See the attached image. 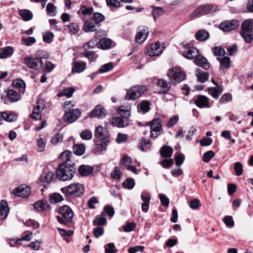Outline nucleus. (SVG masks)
Segmentation results:
<instances>
[{"label": "nucleus", "instance_id": "obj_1", "mask_svg": "<svg viewBox=\"0 0 253 253\" xmlns=\"http://www.w3.org/2000/svg\"><path fill=\"white\" fill-rule=\"evenodd\" d=\"M75 167L73 163H62L56 171V177L60 181L71 180L75 173Z\"/></svg>", "mask_w": 253, "mask_h": 253}, {"label": "nucleus", "instance_id": "obj_2", "mask_svg": "<svg viewBox=\"0 0 253 253\" xmlns=\"http://www.w3.org/2000/svg\"><path fill=\"white\" fill-rule=\"evenodd\" d=\"M61 191L66 197L74 198L79 197L84 191V186L79 183H72L67 187H63Z\"/></svg>", "mask_w": 253, "mask_h": 253}, {"label": "nucleus", "instance_id": "obj_3", "mask_svg": "<svg viewBox=\"0 0 253 253\" xmlns=\"http://www.w3.org/2000/svg\"><path fill=\"white\" fill-rule=\"evenodd\" d=\"M43 53L42 50L38 51L37 53V56L39 57L33 58L30 57H25L24 59V63L29 68L35 70L40 69L42 66V58H47V54L46 53L43 55L42 53Z\"/></svg>", "mask_w": 253, "mask_h": 253}, {"label": "nucleus", "instance_id": "obj_4", "mask_svg": "<svg viewBox=\"0 0 253 253\" xmlns=\"http://www.w3.org/2000/svg\"><path fill=\"white\" fill-rule=\"evenodd\" d=\"M60 216H57V220L62 224H66L71 221L74 216L72 210L68 206L64 205L58 210Z\"/></svg>", "mask_w": 253, "mask_h": 253}, {"label": "nucleus", "instance_id": "obj_5", "mask_svg": "<svg viewBox=\"0 0 253 253\" xmlns=\"http://www.w3.org/2000/svg\"><path fill=\"white\" fill-rule=\"evenodd\" d=\"M146 90V87L143 85H136L126 90L125 97L126 100H135L140 97Z\"/></svg>", "mask_w": 253, "mask_h": 253}, {"label": "nucleus", "instance_id": "obj_6", "mask_svg": "<svg viewBox=\"0 0 253 253\" xmlns=\"http://www.w3.org/2000/svg\"><path fill=\"white\" fill-rule=\"evenodd\" d=\"M168 76L171 83L174 84L179 83L185 78V74L178 68H172L169 70Z\"/></svg>", "mask_w": 253, "mask_h": 253}, {"label": "nucleus", "instance_id": "obj_7", "mask_svg": "<svg viewBox=\"0 0 253 253\" xmlns=\"http://www.w3.org/2000/svg\"><path fill=\"white\" fill-rule=\"evenodd\" d=\"M150 126V137L156 138L162 131L161 121L159 119H154L149 123Z\"/></svg>", "mask_w": 253, "mask_h": 253}, {"label": "nucleus", "instance_id": "obj_8", "mask_svg": "<svg viewBox=\"0 0 253 253\" xmlns=\"http://www.w3.org/2000/svg\"><path fill=\"white\" fill-rule=\"evenodd\" d=\"M81 112L79 109H75L65 111L63 119L65 122L71 124L76 121L80 116Z\"/></svg>", "mask_w": 253, "mask_h": 253}, {"label": "nucleus", "instance_id": "obj_9", "mask_svg": "<svg viewBox=\"0 0 253 253\" xmlns=\"http://www.w3.org/2000/svg\"><path fill=\"white\" fill-rule=\"evenodd\" d=\"M44 105L42 99L39 100L36 106L34 108L31 117L35 120H40L42 118L41 112L44 109Z\"/></svg>", "mask_w": 253, "mask_h": 253}, {"label": "nucleus", "instance_id": "obj_10", "mask_svg": "<svg viewBox=\"0 0 253 253\" xmlns=\"http://www.w3.org/2000/svg\"><path fill=\"white\" fill-rule=\"evenodd\" d=\"M162 52L161 45L159 42L152 44L148 46L146 53L149 56L154 57L158 56Z\"/></svg>", "mask_w": 253, "mask_h": 253}, {"label": "nucleus", "instance_id": "obj_11", "mask_svg": "<svg viewBox=\"0 0 253 253\" xmlns=\"http://www.w3.org/2000/svg\"><path fill=\"white\" fill-rule=\"evenodd\" d=\"M95 136L100 140L109 141L110 134L106 128L98 126L95 129Z\"/></svg>", "mask_w": 253, "mask_h": 253}, {"label": "nucleus", "instance_id": "obj_12", "mask_svg": "<svg viewBox=\"0 0 253 253\" xmlns=\"http://www.w3.org/2000/svg\"><path fill=\"white\" fill-rule=\"evenodd\" d=\"M239 26V22L237 20L227 21L222 22L219 26L220 29L224 32H229L235 29Z\"/></svg>", "mask_w": 253, "mask_h": 253}, {"label": "nucleus", "instance_id": "obj_13", "mask_svg": "<svg viewBox=\"0 0 253 253\" xmlns=\"http://www.w3.org/2000/svg\"><path fill=\"white\" fill-rule=\"evenodd\" d=\"M31 188L26 185H20L15 189V195L21 197H27L31 194Z\"/></svg>", "mask_w": 253, "mask_h": 253}, {"label": "nucleus", "instance_id": "obj_14", "mask_svg": "<svg viewBox=\"0 0 253 253\" xmlns=\"http://www.w3.org/2000/svg\"><path fill=\"white\" fill-rule=\"evenodd\" d=\"M149 33L148 28L140 27L138 29L136 35V41L138 43H143L146 39Z\"/></svg>", "mask_w": 253, "mask_h": 253}, {"label": "nucleus", "instance_id": "obj_15", "mask_svg": "<svg viewBox=\"0 0 253 253\" xmlns=\"http://www.w3.org/2000/svg\"><path fill=\"white\" fill-rule=\"evenodd\" d=\"M106 115L105 109L100 105H97L95 108L91 112L90 117L98 118L99 119L104 118Z\"/></svg>", "mask_w": 253, "mask_h": 253}, {"label": "nucleus", "instance_id": "obj_16", "mask_svg": "<svg viewBox=\"0 0 253 253\" xmlns=\"http://www.w3.org/2000/svg\"><path fill=\"white\" fill-rule=\"evenodd\" d=\"M212 83L216 85L215 87L209 88L208 91L212 97L217 99L219 95L222 92L223 88L221 86L218 85L213 79L211 80Z\"/></svg>", "mask_w": 253, "mask_h": 253}, {"label": "nucleus", "instance_id": "obj_17", "mask_svg": "<svg viewBox=\"0 0 253 253\" xmlns=\"http://www.w3.org/2000/svg\"><path fill=\"white\" fill-rule=\"evenodd\" d=\"M141 198L143 201V203L141 205L142 211L144 212H147L148 211L149 208V203L151 200V196L148 193L143 192L141 193Z\"/></svg>", "mask_w": 253, "mask_h": 253}, {"label": "nucleus", "instance_id": "obj_18", "mask_svg": "<svg viewBox=\"0 0 253 253\" xmlns=\"http://www.w3.org/2000/svg\"><path fill=\"white\" fill-rule=\"evenodd\" d=\"M194 103L199 108H209V102L207 97L204 95H199L193 100Z\"/></svg>", "mask_w": 253, "mask_h": 253}, {"label": "nucleus", "instance_id": "obj_19", "mask_svg": "<svg viewBox=\"0 0 253 253\" xmlns=\"http://www.w3.org/2000/svg\"><path fill=\"white\" fill-rule=\"evenodd\" d=\"M194 63L197 65L201 67L205 70H208L210 68V64L207 59L201 55L198 54L195 59Z\"/></svg>", "mask_w": 253, "mask_h": 253}, {"label": "nucleus", "instance_id": "obj_20", "mask_svg": "<svg viewBox=\"0 0 253 253\" xmlns=\"http://www.w3.org/2000/svg\"><path fill=\"white\" fill-rule=\"evenodd\" d=\"M128 119L122 116L117 117L113 119L112 123L115 126L119 127H124L128 125Z\"/></svg>", "mask_w": 253, "mask_h": 253}, {"label": "nucleus", "instance_id": "obj_21", "mask_svg": "<svg viewBox=\"0 0 253 253\" xmlns=\"http://www.w3.org/2000/svg\"><path fill=\"white\" fill-rule=\"evenodd\" d=\"M199 51L198 50L194 47H190L186 49V50L184 51L183 53V56L189 59H191L193 58H195L198 55Z\"/></svg>", "mask_w": 253, "mask_h": 253}, {"label": "nucleus", "instance_id": "obj_22", "mask_svg": "<svg viewBox=\"0 0 253 253\" xmlns=\"http://www.w3.org/2000/svg\"><path fill=\"white\" fill-rule=\"evenodd\" d=\"M0 219H3L5 218L9 212V208L7 202L2 200L0 201Z\"/></svg>", "mask_w": 253, "mask_h": 253}, {"label": "nucleus", "instance_id": "obj_23", "mask_svg": "<svg viewBox=\"0 0 253 253\" xmlns=\"http://www.w3.org/2000/svg\"><path fill=\"white\" fill-rule=\"evenodd\" d=\"M17 119V115L13 112L7 113L5 112L0 113V120H3L7 122H11L15 121Z\"/></svg>", "mask_w": 253, "mask_h": 253}, {"label": "nucleus", "instance_id": "obj_24", "mask_svg": "<svg viewBox=\"0 0 253 253\" xmlns=\"http://www.w3.org/2000/svg\"><path fill=\"white\" fill-rule=\"evenodd\" d=\"M195 75L197 78L198 81L202 83L206 82L209 77V73L202 71L199 68L196 69Z\"/></svg>", "mask_w": 253, "mask_h": 253}, {"label": "nucleus", "instance_id": "obj_25", "mask_svg": "<svg viewBox=\"0 0 253 253\" xmlns=\"http://www.w3.org/2000/svg\"><path fill=\"white\" fill-rule=\"evenodd\" d=\"M86 64L84 61H76L74 63L72 68V72L74 73H80L83 72L86 68Z\"/></svg>", "mask_w": 253, "mask_h": 253}, {"label": "nucleus", "instance_id": "obj_26", "mask_svg": "<svg viewBox=\"0 0 253 253\" xmlns=\"http://www.w3.org/2000/svg\"><path fill=\"white\" fill-rule=\"evenodd\" d=\"M97 25L93 21L92 19L86 20L84 26V30L85 32H92L95 31L96 26Z\"/></svg>", "mask_w": 253, "mask_h": 253}, {"label": "nucleus", "instance_id": "obj_27", "mask_svg": "<svg viewBox=\"0 0 253 253\" xmlns=\"http://www.w3.org/2000/svg\"><path fill=\"white\" fill-rule=\"evenodd\" d=\"M131 106H121L118 109V112L121 116L129 119L130 116Z\"/></svg>", "mask_w": 253, "mask_h": 253}, {"label": "nucleus", "instance_id": "obj_28", "mask_svg": "<svg viewBox=\"0 0 253 253\" xmlns=\"http://www.w3.org/2000/svg\"><path fill=\"white\" fill-rule=\"evenodd\" d=\"M34 207L35 209L40 211H45L50 208V206L48 202L43 201H40L35 203Z\"/></svg>", "mask_w": 253, "mask_h": 253}, {"label": "nucleus", "instance_id": "obj_29", "mask_svg": "<svg viewBox=\"0 0 253 253\" xmlns=\"http://www.w3.org/2000/svg\"><path fill=\"white\" fill-rule=\"evenodd\" d=\"M107 223V219L105 213H102L100 215H97L93 222L94 226H103L105 225Z\"/></svg>", "mask_w": 253, "mask_h": 253}, {"label": "nucleus", "instance_id": "obj_30", "mask_svg": "<svg viewBox=\"0 0 253 253\" xmlns=\"http://www.w3.org/2000/svg\"><path fill=\"white\" fill-rule=\"evenodd\" d=\"M93 169L88 165H81L79 169V173L83 176H86L92 172Z\"/></svg>", "mask_w": 253, "mask_h": 253}, {"label": "nucleus", "instance_id": "obj_31", "mask_svg": "<svg viewBox=\"0 0 253 253\" xmlns=\"http://www.w3.org/2000/svg\"><path fill=\"white\" fill-rule=\"evenodd\" d=\"M112 41L108 38H103L98 43V47L103 49H108L111 47Z\"/></svg>", "mask_w": 253, "mask_h": 253}, {"label": "nucleus", "instance_id": "obj_32", "mask_svg": "<svg viewBox=\"0 0 253 253\" xmlns=\"http://www.w3.org/2000/svg\"><path fill=\"white\" fill-rule=\"evenodd\" d=\"M212 6L210 5H206L201 6L197 7L195 10L193 11L192 14L193 16H197L199 14H203V13L211 10L212 9Z\"/></svg>", "mask_w": 253, "mask_h": 253}, {"label": "nucleus", "instance_id": "obj_33", "mask_svg": "<svg viewBox=\"0 0 253 253\" xmlns=\"http://www.w3.org/2000/svg\"><path fill=\"white\" fill-rule=\"evenodd\" d=\"M195 37L198 41L204 42L209 39V34L205 30H200L196 33Z\"/></svg>", "mask_w": 253, "mask_h": 253}, {"label": "nucleus", "instance_id": "obj_34", "mask_svg": "<svg viewBox=\"0 0 253 253\" xmlns=\"http://www.w3.org/2000/svg\"><path fill=\"white\" fill-rule=\"evenodd\" d=\"M156 84L158 86H159L161 88H163L164 89H166V90H164L163 91H160V94H166L167 93L168 90H169L170 88V83H168L167 81L161 79L158 80Z\"/></svg>", "mask_w": 253, "mask_h": 253}, {"label": "nucleus", "instance_id": "obj_35", "mask_svg": "<svg viewBox=\"0 0 253 253\" xmlns=\"http://www.w3.org/2000/svg\"><path fill=\"white\" fill-rule=\"evenodd\" d=\"M172 153V148L168 146H163L160 150V153L163 157L170 158Z\"/></svg>", "mask_w": 253, "mask_h": 253}, {"label": "nucleus", "instance_id": "obj_36", "mask_svg": "<svg viewBox=\"0 0 253 253\" xmlns=\"http://www.w3.org/2000/svg\"><path fill=\"white\" fill-rule=\"evenodd\" d=\"M241 35L247 43H250L253 40V31L242 30Z\"/></svg>", "mask_w": 253, "mask_h": 253}, {"label": "nucleus", "instance_id": "obj_37", "mask_svg": "<svg viewBox=\"0 0 253 253\" xmlns=\"http://www.w3.org/2000/svg\"><path fill=\"white\" fill-rule=\"evenodd\" d=\"M85 150V147L83 144H76L73 146V151L75 154L78 156L83 155Z\"/></svg>", "mask_w": 253, "mask_h": 253}, {"label": "nucleus", "instance_id": "obj_38", "mask_svg": "<svg viewBox=\"0 0 253 253\" xmlns=\"http://www.w3.org/2000/svg\"><path fill=\"white\" fill-rule=\"evenodd\" d=\"M13 53V49L10 46H7L4 48L0 52V58L5 59L10 57Z\"/></svg>", "mask_w": 253, "mask_h": 253}, {"label": "nucleus", "instance_id": "obj_39", "mask_svg": "<svg viewBox=\"0 0 253 253\" xmlns=\"http://www.w3.org/2000/svg\"><path fill=\"white\" fill-rule=\"evenodd\" d=\"M150 103L148 101H143L137 106L138 111L142 114H145L150 110Z\"/></svg>", "mask_w": 253, "mask_h": 253}, {"label": "nucleus", "instance_id": "obj_40", "mask_svg": "<svg viewBox=\"0 0 253 253\" xmlns=\"http://www.w3.org/2000/svg\"><path fill=\"white\" fill-rule=\"evenodd\" d=\"M7 96L13 102L18 101L20 98L19 94L13 89H10L8 91L7 93Z\"/></svg>", "mask_w": 253, "mask_h": 253}, {"label": "nucleus", "instance_id": "obj_41", "mask_svg": "<svg viewBox=\"0 0 253 253\" xmlns=\"http://www.w3.org/2000/svg\"><path fill=\"white\" fill-rule=\"evenodd\" d=\"M75 89L73 87H68L64 89L60 92L58 93V96L59 97H62L65 96L68 98L71 97L74 92L75 91Z\"/></svg>", "mask_w": 253, "mask_h": 253}, {"label": "nucleus", "instance_id": "obj_42", "mask_svg": "<svg viewBox=\"0 0 253 253\" xmlns=\"http://www.w3.org/2000/svg\"><path fill=\"white\" fill-rule=\"evenodd\" d=\"M63 135L62 133H56L51 138L50 142L53 145H57L62 142Z\"/></svg>", "mask_w": 253, "mask_h": 253}, {"label": "nucleus", "instance_id": "obj_43", "mask_svg": "<svg viewBox=\"0 0 253 253\" xmlns=\"http://www.w3.org/2000/svg\"><path fill=\"white\" fill-rule=\"evenodd\" d=\"M63 200L62 196L58 193L52 194L49 199L50 202L52 204H56L62 202Z\"/></svg>", "mask_w": 253, "mask_h": 253}, {"label": "nucleus", "instance_id": "obj_44", "mask_svg": "<svg viewBox=\"0 0 253 253\" xmlns=\"http://www.w3.org/2000/svg\"><path fill=\"white\" fill-rule=\"evenodd\" d=\"M220 63V68H229L230 67V59L229 57L223 56L222 58L217 57Z\"/></svg>", "mask_w": 253, "mask_h": 253}, {"label": "nucleus", "instance_id": "obj_45", "mask_svg": "<svg viewBox=\"0 0 253 253\" xmlns=\"http://www.w3.org/2000/svg\"><path fill=\"white\" fill-rule=\"evenodd\" d=\"M13 84L20 91L23 92L25 91L26 84L23 80L20 79L15 80L13 82Z\"/></svg>", "mask_w": 253, "mask_h": 253}, {"label": "nucleus", "instance_id": "obj_46", "mask_svg": "<svg viewBox=\"0 0 253 253\" xmlns=\"http://www.w3.org/2000/svg\"><path fill=\"white\" fill-rule=\"evenodd\" d=\"M242 30L247 31H253V19L245 20L242 25Z\"/></svg>", "mask_w": 253, "mask_h": 253}, {"label": "nucleus", "instance_id": "obj_47", "mask_svg": "<svg viewBox=\"0 0 253 253\" xmlns=\"http://www.w3.org/2000/svg\"><path fill=\"white\" fill-rule=\"evenodd\" d=\"M37 151L39 152H43L46 146V142L41 137H39L37 139Z\"/></svg>", "mask_w": 253, "mask_h": 253}, {"label": "nucleus", "instance_id": "obj_48", "mask_svg": "<svg viewBox=\"0 0 253 253\" xmlns=\"http://www.w3.org/2000/svg\"><path fill=\"white\" fill-rule=\"evenodd\" d=\"M20 16L24 21H28L32 18L33 14L32 12L28 10H21L19 11Z\"/></svg>", "mask_w": 253, "mask_h": 253}, {"label": "nucleus", "instance_id": "obj_49", "mask_svg": "<svg viewBox=\"0 0 253 253\" xmlns=\"http://www.w3.org/2000/svg\"><path fill=\"white\" fill-rule=\"evenodd\" d=\"M153 8L152 14L153 15V18L155 21L156 18L162 15L164 12L163 8L161 7L153 6Z\"/></svg>", "mask_w": 253, "mask_h": 253}, {"label": "nucleus", "instance_id": "obj_50", "mask_svg": "<svg viewBox=\"0 0 253 253\" xmlns=\"http://www.w3.org/2000/svg\"><path fill=\"white\" fill-rule=\"evenodd\" d=\"M54 175L52 172H48L45 174L44 176H42L40 177V180L42 182H46L47 183L51 182L54 178Z\"/></svg>", "mask_w": 253, "mask_h": 253}, {"label": "nucleus", "instance_id": "obj_51", "mask_svg": "<svg viewBox=\"0 0 253 253\" xmlns=\"http://www.w3.org/2000/svg\"><path fill=\"white\" fill-rule=\"evenodd\" d=\"M113 68L114 65L113 63L109 62L108 63L105 64L101 66L99 70V72L100 73L108 72L112 70L113 69Z\"/></svg>", "mask_w": 253, "mask_h": 253}, {"label": "nucleus", "instance_id": "obj_52", "mask_svg": "<svg viewBox=\"0 0 253 253\" xmlns=\"http://www.w3.org/2000/svg\"><path fill=\"white\" fill-rule=\"evenodd\" d=\"M71 155L72 153L70 151L66 150L61 154L60 159L63 161V163H69Z\"/></svg>", "mask_w": 253, "mask_h": 253}, {"label": "nucleus", "instance_id": "obj_53", "mask_svg": "<svg viewBox=\"0 0 253 253\" xmlns=\"http://www.w3.org/2000/svg\"><path fill=\"white\" fill-rule=\"evenodd\" d=\"M80 137L83 140H89L92 137V133L91 130L85 129L80 133Z\"/></svg>", "mask_w": 253, "mask_h": 253}, {"label": "nucleus", "instance_id": "obj_54", "mask_svg": "<svg viewBox=\"0 0 253 253\" xmlns=\"http://www.w3.org/2000/svg\"><path fill=\"white\" fill-rule=\"evenodd\" d=\"M212 51L215 56L217 57L224 56L225 52L223 48L220 46H215L212 49Z\"/></svg>", "mask_w": 253, "mask_h": 253}, {"label": "nucleus", "instance_id": "obj_55", "mask_svg": "<svg viewBox=\"0 0 253 253\" xmlns=\"http://www.w3.org/2000/svg\"><path fill=\"white\" fill-rule=\"evenodd\" d=\"M92 19L97 26H99L100 23L104 21V16L100 13L95 12L93 14V17Z\"/></svg>", "mask_w": 253, "mask_h": 253}, {"label": "nucleus", "instance_id": "obj_56", "mask_svg": "<svg viewBox=\"0 0 253 253\" xmlns=\"http://www.w3.org/2000/svg\"><path fill=\"white\" fill-rule=\"evenodd\" d=\"M22 43L26 46H31L33 43L36 42V40L35 38L29 37L27 38H22Z\"/></svg>", "mask_w": 253, "mask_h": 253}, {"label": "nucleus", "instance_id": "obj_57", "mask_svg": "<svg viewBox=\"0 0 253 253\" xmlns=\"http://www.w3.org/2000/svg\"><path fill=\"white\" fill-rule=\"evenodd\" d=\"M47 13L51 16H54L56 15V7L52 3H48L46 6Z\"/></svg>", "mask_w": 253, "mask_h": 253}, {"label": "nucleus", "instance_id": "obj_58", "mask_svg": "<svg viewBox=\"0 0 253 253\" xmlns=\"http://www.w3.org/2000/svg\"><path fill=\"white\" fill-rule=\"evenodd\" d=\"M84 56L87 57L91 62L94 61L98 57V55L93 51H85L84 53Z\"/></svg>", "mask_w": 253, "mask_h": 253}, {"label": "nucleus", "instance_id": "obj_59", "mask_svg": "<svg viewBox=\"0 0 253 253\" xmlns=\"http://www.w3.org/2000/svg\"><path fill=\"white\" fill-rule=\"evenodd\" d=\"M232 100V95L229 93L224 94L219 100L220 104H224L231 101Z\"/></svg>", "mask_w": 253, "mask_h": 253}, {"label": "nucleus", "instance_id": "obj_60", "mask_svg": "<svg viewBox=\"0 0 253 253\" xmlns=\"http://www.w3.org/2000/svg\"><path fill=\"white\" fill-rule=\"evenodd\" d=\"M234 169L236 173V175L240 176L243 174V166L241 163L236 162L234 164Z\"/></svg>", "mask_w": 253, "mask_h": 253}, {"label": "nucleus", "instance_id": "obj_61", "mask_svg": "<svg viewBox=\"0 0 253 253\" xmlns=\"http://www.w3.org/2000/svg\"><path fill=\"white\" fill-rule=\"evenodd\" d=\"M214 156V152L212 151H209L204 154L203 160L206 163H208Z\"/></svg>", "mask_w": 253, "mask_h": 253}, {"label": "nucleus", "instance_id": "obj_62", "mask_svg": "<svg viewBox=\"0 0 253 253\" xmlns=\"http://www.w3.org/2000/svg\"><path fill=\"white\" fill-rule=\"evenodd\" d=\"M111 175L114 179H120L121 175L120 168L118 167H115L113 171L111 172Z\"/></svg>", "mask_w": 253, "mask_h": 253}, {"label": "nucleus", "instance_id": "obj_63", "mask_svg": "<svg viewBox=\"0 0 253 253\" xmlns=\"http://www.w3.org/2000/svg\"><path fill=\"white\" fill-rule=\"evenodd\" d=\"M75 102L74 101H65L63 105V107L65 109V111H67L68 110H71L72 109H74V107H75Z\"/></svg>", "mask_w": 253, "mask_h": 253}, {"label": "nucleus", "instance_id": "obj_64", "mask_svg": "<svg viewBox=\"0 0 253 253\" xmlns=\"http://www.w3.org/2000/svg\"><path fill=\"white\" fill-rule=\"evenodd\" d=\"M53 37L54 35L52 32H47L43 35V41L47 43H51Z\"/></svg>", "mask_w": 253, "mask_h": 253}]
</instances>
